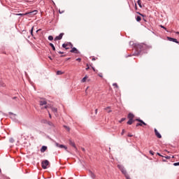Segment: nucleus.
I'll return each instance as SVG.
<instances>
[{
  "instance_id": "obj_1",
  "label": "nucleus",
  "mask_w": 179,
  "mask_h": 179,
  "mask_svg": "<svg viewBox=\"0 0 179 179\" xmlns=\"http://www.w3.org/2000/svg\"><path fill=\"white\" fill-rule=\"evenodd\" d=\"M134 47L135 52L133 55H141L142 54V51L148 50V46L145 43H134Z\"/></svg>"
},
{
  "instance_id": "obj_2",
  "label": "nucleus",
  "mask_w": 179,
  "mask_h": 179,
  "mask_svg": "<svg viewBox=\"0 0 179 179\" xmlns=\"http://www.w3.org/2000/svg\"><path fill=\"white\" fill-rule=\"evenodd\" d=\"M127 118L129 119L128 122H127V125H132V124H134V122H135V121H136V119H134L135 118V115H134V113H129L127 115Z\"/></svg>"
},
{
  "instance_id": "obj_3",
  "label": "nucleus",
  "mask_w": 179,
  "mask_h": 179,
  "mask_svg": "<svg viewBox=\"0 0 179 179\" xmlns=\"http://www.w3.org/2000/svg\"><path fill=\"white\" fill-rule=\"evenodd\" d=\"M136 121H137V123L136 124V127H143V125L146 126L148 125V124H146L145 122H143V120H142L141 118H136Z\"/></svg>"
},
{
  "instance_id": "obj_4",
  "label": "nucleus",
  "mask_w": 179,
  "mask_h": 179,
  "mask_svg": "<svg viewBox=\"0 0 179 179\" xmlns=\"http://www.w3.org/2000/svg\"><path fill=\"white\" fill-rule=\"evenodd\" d=\"M41 166L42 169H43V170H45L47 169V166H50V162L47 159L42 161Z\"/></svg>"
},
{
  "instance_id": "obj_5",
  "label": "nucleus",
  "mask_w": 179,
  "mask_h": 179,
  "mask_svg": "<svg viewBox=\"0 0 179 179\" xmlns=\"http://www.w3.org/2000/svg\"><path fill=\"white\" fill-rule=\"evenodd\" d=\"M117 167L124 176H127V174H128V172H127V170H125V168H124L122 165H117Z\"/></svg>"
},
{
  "instance_id": "obj_6",
  "label": "nucleus",
  "mask_w": 179,
  "mask_h": 179,
  "mask_svg": "<svg viewBox=\"0 0 179 179\" xmlns=\"http://www.w3.org/2000/svg\"><path fill=\"white\" fill-rule=\"evenodd\" d=\"M64 34H64V33L59 34V36H56V37L55 38V39H54L55 41H59V40H62V37H64Z\"/></svg>"
},
{
  "instance_id": "obj_7",
  "label": "nucleus",
  "mask_w": 179,
  "mask_h": 179,
  "mask_svg": "<svg viewBox=\"0 0 179 179\" xmlns=\"http://www.w3.org/2000/svg\"><path fill=\"white\" fill-rule=\"evenodd\" d=\"M38 10H34L31 12H29V13H27L25 14H18L20 16H22V15H37L38 13Z\"/></svg>"
},
{
  "instance_id": "obj_8",
  "label": "nucleus",
  "mask_w": 179,
  "mask_h": 179,
  "mask_svg": "<svg viewBox=\"0 0 179 179\" xmlns=\"http://www.w3.org/2000/svg\"><path fill=\"white\" fill-rule=\"evenodd\" d=\"M55 145H56L57 148H60L61 149L64 148V149H65V150H66V149H68V147L64 145L59 144L58 143H55Z\"/></svg>"
},
{
  "instance_id": "obj_9",
  "label": "nucleus",
  "mask_w": 179,
  "mask_h": 179,
  "mask_svg": "<svg viewBox=\"0 0 179 179\" xmlns=\"http://www.w3.org/2000/svg\"><path fill=\"white\" fill-rule=\"evenodd\" d=\"M167 40L169 41H172L173 43H176V44H179V42L177 39L174 38H171V37H167Z\"/></svg>"
},
{
  "instance_id": "obj_10",
  "label": "nucleus",
  "mask_w": 179,
  "mask_h": 179,
  "mask_svg": "<svg viewBox=\"0 0 179 179\" xmlns=\"http://www.w3.org/2000/svg\"><path fill=\"white\" fill-rule=\"evenodd\" d=\"M72 49L70 50V52H72L73 54H80V52L76 48H71Z\"/></svg>"
},
{
  "instance_id": "obj_11",
  "label": "nucleus",
  "mask_w": 179,
  "mask_h": 179,
  "mask_svg": "<svg viewBox=\"0 0 179 179\" xmlns=\"http://www.w3.org/2000/svg\"><path fill=\"white\" fill-rule=\"evenodd\" d=\"M154 132H155V136H157V138H159V139H162V134H160V133H159V131H157V129H154Z\"/></svg>"
},
{
  "instance_id": "obj_12",
  "label": "nucleus",
  "mask_w": 179,
  "mask_h": 179,
  "mask_svg": "<svg viewBox=\"0 0 179 179\" xmlns=\"http://www.w3.org/2000/svg\"><path fill=\"white\" fill-rule=\"evenodd\" d=\"M69 144L71 146H73V148H75V149H76V145H75V143L73 141H72V140L69 141Z\"/></svg>"
},
{
  "instance_id": "obj_13",
  "label": "nucleus",
  "mask_w": 179,
  "mask_h": 179,
  "mask_svg": "<svg viewBox=\"0 0 179 179\" xmlns=\"http://www.w3.org/2000/svg\"><path fill=\"white\" fill-rule=\"evenodd\" d=\"M45 150H47V146L45 145H43L41 148V153H44V152H45Z\"/></svg>"
},
{
  "instance_id": "obj_14",
  "label": "nucleus",
  "mask_w": 179,
  "mask_h": 179,
  "mask_svg": "<svg viewBox=\"0 0 179 179\" xmlns=\"http://www.w3.org/2000/svg\"><path fill=\"white\" fill-rule=\"evenodd\" d=\"M90 173V176L92 178L94 179L96 178V175H94V173H93V172H92V171H89Z\"/></svg>"
},
{
  "instance_id": "obj_15",
  "label": "nucleus",
  "mask_w": 179,
  "mask_h": 179,
  "mask_svg": "<svg viewBox=\"0 0 179 179\" xmlns=\"http://www.w3.org/2000/svg\"><path fill=\"white\" fill-rule=\"evenodd\" d=\"M68 43H63L62 44V48H65V50H69V48L68 47Z\"/></svg>"
},
{
  "instance_id": "obj_16",
  "label": "nucleus",
  "mask_w": 179,
  "mask_h": 179,
  "mask_svg": "<svg viewBox=\"0 0 179 179\" xmlns=\"http://www.w3.org/2000/svg\"><path fill=\"white\" fill-rule=\"evenodd\" d=\"M40 106H45L47 104V101H40Z\"/></svg>"
},
{
  "instance_id": "obj_17",
  "label": "nucleus",
  "mask_w": 179,
  "mask_h": 179,
  "mask_svg": "<svg viewBox=\"0 0 179 179\" xmlns=\"http://www.w3.org/2000/svg\"><path fill=\"white\" fill-rule=\"evenodd\" d=\"M46 124L49 125L50 127H54V124L50 121L45 120Z\"/></svg>"
},
{
  "instance_id": "obj_18",
  "label": "nucleus",
  "mask_w": 179,
  "mask_h": 179,
  "mask_svg": "<svg viewBox=\"0 0 179 179\" xmlns=\"http://www.w3.org/2000/svg\"><path fill=\"white\" fill-rule=\"evenodd\" d=\"M87 78H89V76H85L81 80L82 83H85V82H86V80L87 79Z\"/></svg>"
},
{
  "instance_id": "obj_19",
  "label": "nucleus",
  "mask_w": 179,
  "mask_h": 179,
  "mask_svg": "<svg viewBox=\"0 0 179 179\" xmlns=\"http://www.w3.org/2000/svg\"><path fill=\"white\" fill-rule=\"evenodd\" d=\"M136 22H141V20H142V17L141 16L138 15L136 17Z\"/></svg>"
},
{
  "instance_id": "obj_20",
  "label": "nucleus",
  "mask_w": 179,
  "mask_h": 179,
  "mask_svg": "<svg viewBox=\"0 0 179 179\" xmlns=\"http://www.w3.org/2000/svg\"><path fill=\"white\" fill-rule=\"evenodd\" d=\"M51 110H52V113H57V111H58V108H51Z\"/></svg>"
},
{
  "instance_id": "obj_21",
  "label": "nucleus",
  "mask_w": 179,
  "mask_h": 179,
  "mask_svg": "<svg viewBox=\"0 0 179 179\" xmlns=\"http://www.w3.org/2000/svg\"><path fill=\"white\" fill-rule=\"evenodd\" d=\"M49 45L52 48L53 51H55V46L54 45V44L50 43H49Z\"/></svg>"
},
{
  "instance_id": "obj_22",
  "label": "nucleus",
  "mask_w": 179,
  "mask_h": 179,
  "mask_svg": "<svg viewBox=\"0 0 179 179\" xmlns=\"http://www.w3.org/2000/svg\"><path fill=\"white\" fill-rule=\"evenodd\" d=\"M110 107L108 106L107 108H105V110L108 112V113H111L113 110H110Z\"/></svg>"
},
{
  "instance_id": "obj_23",
  "label": "nucleus",
  "mask_w": 179,
  "mask_h": 179,
  "mask_svg": "<svg viewBox=\"0 0 179 179\" xmlns=\"http://www.w3.org/2000/svg\"><path fill=\"white\" fill-rule=\"evenodd\" d=\"M137 3H138V6H139L140 8H142V3H141V0H138Z\"/></svg>"
},
{
  "instance_id": "obj_24",
  "label": "nucleus",
  "mask_w": 179,
  "mask_h": 179,
  "mask_svg": "<svg viewBox=\"0 0 179 179\" xmlns=\"http://www.w3.org/2000/svg\"><path fill=\"white\" fill-rule=\"evenodd\" d=\"M48 38V40H49L50 41H52V40H54V36H49Z\"/></svg>"
},
{
  "instance_id": "obj_25",
  "label": "nucleus",
  "mask_w": 179,
  "mask_h": 179,
  "mask_svg": "<svg viewBox=\"0 0 179 179\" xmlns=\"http://www.w3.org/2000/svg\"><path fill=\"white\" fill-rule=\"evenodd\" d=\"M125 120H127V118L122 117V118L119 121V122L121 124V122H124V121H125Z\"/></svg>"
},
{
  "instance_id": "obj_26",
  "label": "nucleus",
  "mask_w": 179,
  "mask_h": 179,
  "mask_svg": "<svg viewBox=\"0 0 179 179\" xmlns=\"http://www.w3.org/2000/svg\"><path fill=\"white\" fill-rule=\"evenodd\" d=\"M62 73H64V72H62L61 71H57V75H62Z\"/></svg>"
},
{
  "instance_id": "obj_27",
  "label": "nucleus",
  "mask_w": 179,
  "mask_h": 179,
  "mask_svg": "<svg viewBox=\"0 0 179 179\" xmlns=\"http://www.w3.org/2000/svg\"><path fill=\"white\" fill-rule=\"evenodd\" d=\"M9 142H10V143H13V142H15V139H13V138H10L9 139Z\"/></svg>"
},
{
  "instance_id": "obj_28",
  "label": "nucleus",
  "mask_w": 179,
  "mask_h": 179,
  "mask_svg": "<svg viewBox=\"0 0 179 179\" xmlns=\"http://www.w3.org/2000/svg\"><path fill=\"white\" fill-rule=\"evenodd\" d=\"M64 128L68 131H71V129L68 126H64Z\"/></svg>"
},
{
  "instance_id": "obj_29",
  "label": "nucleus",
  "mask_w": 179,
  "mask_h": 179,
  "mask_svg": "<svg viewBox=\"0 0 179 179\" xmlns=\"http://www.w3.org/2000/svg\"><path fill=\"white\" fill-rule=\"evenodd\" d=\"M124 176H125V178H127V179H131V178L129 177V175L127 173V174H126V175H124Z\"/></svg>"
},
{
  "instance_id": "obj_30",
  "label": "nucleus",
  "mask_w": 179,
  "mask_h": 179,
  "mask_svg": "<svg viewBox=\"0 0 179 179\" xmlns=\"http://www.w3.org/2000/svg\"><path fill=\"white\" fill-rule=\"evenodd\" d=\"M67 44H68V45L71 46V48H72V47H73V45L71 42L67 43Z\"/></svg>"
},
{
  "instance_id": "obj_31",
  "label": "nucleus",
  "mask_w": 179,
  "mask_h": 179,
  "mask_svg": "<svg viewBox=\"0 0 179 179\" xmlns=\"http://www.w3.org/2000/svg\"><path fill=\"white\" fill-rule=\"evenodd\" d=\"M149 153H150V155H152V156H153V155H155V152H153L152 150H150Z\"/></svg>"
},
{
  "instance_id": "obj_32",
  "label": "nucleus",
  "mask_w": 179,
  "mask_h": 179,
  "mask_svg": "<svg viewBox=\"0 0 179 179\" xmlns=\"http://www.w3.org/2000/svg\"><path fill=\"white\" fill-rule=\"evenodd\" d=\"M34 29V27H33L30 31L31 35L33 36V29Z\"/></svg>"
},
{
  "instance_id": "obj_33",
  "label": "nucleus",
  "mask_w": 179,
  "mask_h": 179,
  "mask_svg": "<svg viewBox=\"0 0 179 179\" xmlns=\"http://www.w3.org/2000/svg\"><path fill=\"white\" fill-rule=\"evenodd\" d=\"M113 86H115V87L118 88V84H117V83H113Z\"/></svg>"
},
{
  "instance_id": "obj_34",
  "label": "nucleus",
  "mask_w": 179,
  "mask_h": 179,
  "mask_svg": "<svg viewBox=\"0 0 179 179\" xmlns=\"http://www.w3.org/2000/svg\"><path fill=\"white\" fill-rule=\"evenodd\" d=\"M173 166H179V162H175L173 164Z\"/></svg>"
},
{
  "instance_id": "obj_35",
  "label": "nucleus",
  "mask_w": 179,
  "mask_h": 179,
  "mask_svg": "<svg viewBox=\"0 0 179 179\" xmlns=\"http://www.w3.org/2000/svg\"><path fill=\"white\" fill-rule=\"evenodd\" d=\"M160 27L162 28V29H164V30H167V28H166L164 26H163V25H160Z\"/></svg>"
},
{
  "instance_id": "obj_36",
  "label": "nucleus",
  "mask_w": 179,
  "mask_h": 179,
  "mask_svg": "<svg viewBox=\"0 0 179 179\" xmlns=\"http://www.w3.org/2000/svg\"><path fill=\"white\" fill-rule=\"evenodd\" d=\"M98 76H99V78H103V73H99L98 74Z\"/></svg>"
},
{
  "instance_id": "obj_37",
  "label": "nucleus",
  "mask_w": 179,
  "mask_h": 179,
  "mask_svg": "<svg viewBox=\"0 0 179 179\" xmlns=\"http://www.w3.org/2000/svg\"><path fill=\"white\" fill-rule=\"evenodd\" d=\"M165 159H171V157H170V156H166V157H165Z\"/></svg>"
},
{
  "instance_id": "obj_38",
  "label": "nucleus",
  "mask_w": 179,
  "mask_h": 179,
  "mask_svg": "<svg viewBox=\"0 0 179 179\" xmlns=\"http://www.w3.org/2000/svg\"><path fill=\"white\" fill-rule=\"evenodd\" d=\"M76 61H78V62H80V61H82V59L81 58H78L76 59Z\"/></svg>"
},
{
  "instance_id": "obj_39",
  "label": "nucleus",
  "mask_w": 179,
  "mask_h": 179,
  "mask_svg": "<svg viewBox=\"0 0 179 179\" xmlns=\"http://www.w3.org/2000/svg\"><path fill=\"white\" fill-rule=\"evenodd\" d=\"M124 134H125V129H123L121 135H124Z\"/></svg>"
},
{
  "instance_id": "obj_40",
  "label": "nucleus",
  "mask_w": 179,
  "mask_h": 179,
  "mask_svg": "<svg viewBox=\"0 0 179 179\" xmlns=\"http://www.w3.org/2000/svg\"><path fill=\"white\" fill-rule=\"evenodd\" d=\"M90 68V67H89V64H87V68L85 69L86 71H89Z\"/></svg>"
},
{
  "instance_id": "obj_41",
  "label": "nucleus",
  "mask_w": 179,
  "mask_h": 179,
  "mask_svg": "<svg viewBox=\"0 0 179 179\" xmlns=\"http://www.w3.org/2000/svg\"><path fill=\"white\" fill-rule=\"evenodd\" d=\"M127 136H129V138H132V136H134V135L129 134Z\"/></svg>"
},
{
  "instance_id": "obj_42",
  "label": "nucleus",
  "mask_w": 179,
  "mask_h": 179,
  "mask_svg": "<svg viewBox=\"0 0 179 179\" xmlns=\"http://www.w3.org/2000/svg\"><path fill=\"white\" fill-rule=\"evenodd\" d=\"M138 13V15H140L141 16H142L143 17H145V15L143 14H141V13Z\"/></svg>"
},
{
  "instance_id": "obj_43",
  "label": "nucleus",
  "mask_w": 179,
  "mask_h": 179,
  "mask_svg": "<svg viewBox=\"0 0 179 179\" xmlns=\"http://www.w3.org/2000/svg\"><path fill=\"white\" fill-rule=\"evenodd\" d=\"M157 155L158 156H160L161 157H163V155H161V154L159 153V152H157Z\"/></svg>"
},
{
  "instance_id": "obj_44",
  "label": "nucleus",
  "mask_w": 179,
  "mask_h": 179,
  "mask_svg": "<svg viewBox=\"0 0 179 179\" xmlns=\"http://www.w3.org/2000/svg\"><path fill=\"white\" fill-rule=\"evenodd\" d=\"M64 57H66V55H62L60 56L61 58H62Z\"/></svg>"
},
{
  "instance_id": "obj_45",
  "label": "nucleus",
  "mask_w": 179,
  "mask_h": 179,
  "mask_svg": "<svg viewBox=\"0 0 179 179\" xmlns=\"http://www.w3.org/2000/svg\"><path fill=\"white\" fill-rule=\"evenodd\" d=\"M96 59H97V58H96V57L92 58V61H96Z\"/></svg>"
},
{
  "instance_id": "obj_46",
  "label": "nucleus",
  "mask_w": 179,
  "mask_h": 179,
  "mask_svg": "<svg viewBox=\"0 0 179 179\" xmlns=\"http://www.w3.org/2000/svg\"><path fill=\"white\" fill-rule=\"evenodd\" d=\"M58 53H59V54H64V52L59 51Z\"/></svg>"
},
{
  "instance_id": "obj_47",
  "label": "nucleus",
  "mask_w": 179,
  "mask_h": 179,
  "mask_svg": "<svg viewBox=\"0 0 179 179\" xmlns=\"http://www.w3.org/2000/svg\"><path fill=\"white\" fill-rule=\"evenodd\" d=\"M81 150H83V152H85L86 150H85V148H82Z\"/></svg>"
},
{
  "instance_id": "obj_48",
  "label": "nucleus",
  "mask_w": 179,
  "mask_h": 179,
  "mask_svg": "<svg viewBox=\"0 0 179 179\" xmlns=\"http://www.w3.org/2000/svg\"><path fill=\"white\" fill-rule=\"evenodd\" d=\"M93 71L96 72V69H94V67H92Z\"/></svg>"
},
{
  "instance_id": "obj_49",
  "label": "nucleus",
  "mask_w": 179,
  "mask_h": 179,
  "mask_svg": "<svg viewBox=\"0 0 179 179\" xmlns=\"http://www.w3.org/2000/svg\"><path fill=\"white\" fill-rule=\"evenodd\" d=\"M48 58H50V60L52 61V57H51V56H49Z\"/></svg>"
},
{
  "instance_id": "obj_50",
  "label": "nucleus",
  "mask_w": 179,
  "mask_h": 179,
  "mask_svg": "<svg viewBox=\"0 0 179 179\" xmlns=\"http://www.w3.org/2000/svg\"><path fill=\"white\" fill-rule=\"evenodd\" d=\"M69 59H71V57L66 59V61H69Z\"/></svg>"
},
{
  "instance_id": "obj_51",
  "label": "nucleus",
  "mask_w": 179,
  "mask_h": 179,
  "mask_svg": "<svg viewBox=\"0 0 179 179\" xmlns=\"http://www.w3.org/2000/svg\"><path fill=\"white\" fill-rule=\"evenodd\" d=\"M59 13H64V11L59 10Z\"/></svg>"
},
{
  "instance_id": "obj_52",
  "label": "nucleus",
  "mask_w": 179,
  "mask_h": 179,
  "mask_svg": "<svg viewBox=\"0 0 179 179\" xmlns=\"http://www.w3.org/2000/svg\"><path fill=\"white\" fill-rule=\"evenodd\" d=\"M40 30H41V29L36 30V33H38V31H40Z\"/></svg>"
},
{
  "instance_id": "obj_53",
  "label": "nucleus",
  "mask_w": 179,
  "mask_h": 179,
  "mask_svg": "<svg viewBox=\"0 0 179 179\" xmlns=\"http://www.w3.org/2000/svg\"><path fill=\"white\" fill-rule=\"evenodd\" d=\"M45 108H48V105L45 106Z\"/></svg>"
},
{
  "instance_id": "obj_54",
  "label": "nucleus",
  "mask_w": 179,
  "mask_h": 179,
  "mask_svg": "<svg viewBox=\"0 0 179 179\" xmlns=\"http://www.w3.org/2000/svg\"><path fill=\"white\" fill-rule=\"evenodd\" d=\"M9 114H10V115H13V113L12 112H10Z\"/></svg>"
},
{
  "instance_id": "obj_55",
  "label": "nucleus",
  "mask_w": 179,
  "mask_h": 179,
  "mask_svg": "<svg viewBox=\"0 0 179 179\" xmlns=\"http://www.w3.org/2000/svg\"><path fill=\"white\" fill-rule=\"evenodd\" d=\"M45 121H47V120H43L44 124H47V122H45Z\"/></svg>"
},
{
  "instance_id": "obj_56",
  "label": "nucleus",
  "mask_w": 179,
  "mask_h": 179,
  "mask_svg": "<svg viewBox=\"0 0 179 179\" xmlns=\"http://www.w3.org/2000/svg\"><path fill=\"white\" fill-rule=\"evenodd\" d=\"M95 114H97V109L95 110Z\"/></svg>"
},
{
  "instance_id": "obj_57",
  "label": "nucleus",
  "mask_w": 179,
  "mask_h": 179,
  "mask_svg": "<svg viewBox=\"0 0 179 179\" xmlns=\"http://www.w3.org/2000/svg\"><path fill=\"white\" fill-rule=\"evenodd\" d=\"M49 117L50 118H51V113H49Z\"/></svg>"
},
{
  "instance_id": "obj_58",
  "label": "nucleus",
  "mask_w": 179,
  "mask_h": 179,
  "mask_svg": "<svg viewBox=\"0 0 179 179\" xmlns=\"http://www.w3.org/2000/svg\"><path fill=\"white\" fill-rule=\"evenodd\" d=\"M135 6H136V9H138V7L136 6V3L135 4Z\"/></svg>"
},
{
  "instance_id": "obj_59",
  "label": "nucleus",
  "mask_w": 179,
  "mask_h": 179,
  "mask_svg": "<svg viewBox=\"0 0 179 179\" xmlns=\"http://www.w3.org/2000/svg\"><path fill=\"white\" fill-rule=\"evenodd\" d=\"M162 162H166V159H162Z\"/></svg>"
},
{
  "instance_id": "obj_60",
  "label": "nucleus",
  "mask_w": 179,
  "mask_h": 179,
  "mask_svg": "<svg viewBox=\"0 0 179 179\" xmlns=\"http://www.w3.org/2000/svg\"><path fill=\"white\" fill-rule=\"evenodd\" d=\"M52 2L54 3V5H55V3H54V1L52 0Z\"/></svg>"
},
{
  "instance_id": "obj_61",
  "label": "nucleus",
  "mask_w": 179,
  "mask_h": 179,
  "mask_svg": "<svg viewBox=\"0 0 179 179\" xmlns=\"http://www.w3.org/2000/svg\"><path fill=\"white\" fill-rule=\"evenodd\" d=\"M176 34H179V32H176Z\"/></svg>"
},
{
  "instance_id": "obj_62",
  "label": "nucleus",
  "mask_w": 179,
  "mask_h": 179,
  "mask_svg": "<svg viewBox=\"0 0 179 179\" xmlns=\"http://www.w3.org/2000/svg\"><path fill=\"white\" fill-rule=\"evenodd\" d=\"M2 172V171L1 170V169H0V173H1Z\"/></svg>"
},
{
  "instance_id": "obj_63",
  "label": "nucleus",
  "mask_w": 179,
  "mask_h": 179,
  "mask_svg": "<svg viewBox=\"0 0 179 179\" xmlns=\"http://www.w3.org/2000/svg\"><path fill=\"white\" fill-rule=\"evenodd\" d=\"M143 20H145V22H146V20L143 19Z\"/></svg>"
},
{
  "instance_id": "obj_64",
  "label": "nucleus",
  "mask_w": 179,
  "mask_h": 179,
  "mask_svg": "<svg viewBox=\"0 0 179 179\" xmlns=\"http://www.w3.org/2000/svg\"><path fill=\"white\" fill-rule=\"evenodd\" d=\"M172 158L174 159V156H173Z\"/></svg>"
}]
</instances>
